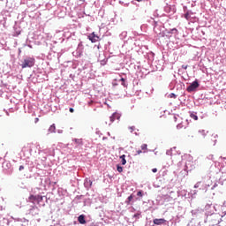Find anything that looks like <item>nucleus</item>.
I'll use <instances>...</instances> for the list:
<instances>
[{
  "instance_id": "23",
  "label": "nucleus",
  "mask_w": 226,
  "mask_h": 226,
  "mask_svg": "<svg viewBox=\"0 0 226 226\" xmlns=\"http://www.w3.org/2000/svg\"><path fill=\"white\" fill-rule=\"evenodd\" d=\"M170 98H176V94H170Z\"/></svg>"
},
{
  "instance_id": "9",
  "label": "nucleus",
  "mask_w": 226,
  "mask_h": 226,
  "mask_svg": "<svg viewBox=\"0 0 226 226\" xmlns=\"http://www.w3.org/2000/svg\"><path fill=\"white\" fill-rule=\"evenodd\" d=\"M120 159H122L121 161L122 165H126V155L124 154L121 155Z\"/></svg>"
},
{
  "instance_id": "21",
  "label": "nucleus",
  "mask_w": 226,
  "mask_h": 226,
  "mask_svg": "<svg viewBox=\"0 0 226 226\" xmlns=\"http://www.w3.org/2000/svg\"><path fill=\"white\" fill-rule=\"evenodd\" d=\"M137 195H138V197H142V191H139V192H137Z\"/></svg>"
},
{
  "instance_id": "11",
  "label": "nucleus",
  "mask_w": 226,
  "mask_h": 226,
  "mask_svg": "<svg viewBox=\"0 0 226 226\" xmlns=\"http://www.w3.org/2000/svg\"><path fill=\"white\" fill-rule=\"evenodd\" d=\"M141 149L143 153H147V144L141 145Z\"/></svg>"
},
{
  "instance_id": "18",
  "label": "nucleus",
  "mask_w": 226,
  "mask_h": 226,
  "mask_svg": "<svg viewBox=\"0 0 226 226\" xmlns=\"http://www.w3.org/2000/svg\"><path fill=\"white\" fill-rule=\"evenodd\" d=\"M199 133H201L202 137H206V132L204 130L199 131Z\"/></svg>"
},
{
  "instance_id": "8",
  "label": "nucleus",
  "mask_w": 226,
  "mask_h": 226,
  "mask_svg": "<svg viewBox=\"0 0 226 226\" xmlns=\"http://www.w3.org/2000/svg\"><path fill=\"white\" fill-rule=\"evenodd\" d=\"M49 133H56V124H53L52 125L49 126Z\"/></svg>"
},
{
  "instance_id": "32",
  "label": "nucleus",
  "mask_w": 226,
  "mask_h": 226,
  "mask_svg": "<svg viewBox=\"0 0 226 226\" xmlns=\"http://www.w3.org/2000/svg\"><path fill=\"white\" fill-rule=\"evenodd\" d=\"M198 137H200V133L199 132Z\"/></svg>"
},
{
  "instance_id": "33",
  "label": "nucleus",
  "mask_w": 226,
  "mask_h": 226,
  "mask_svg": "<svg viewBox=\"0 0 226 226\" xmlns=\"http://www.w3.org/2000/svg\"><path fill=\"white\" fill-rule=\"evenodd\" d=\"M131 130H133V127H131Z\"/></svg>"
},
{
  "instance_id": "5",
  "label": "nucleus",
  "mask_w": 226,
  "mask_h": 226,
  "mask_svg": "<svg viewBox=\"0 0 226 226\" xmlns=\"http://www.w3.org/2000/svg\"><path fill=\"white\" fill-rule=\"evenodd\" d=\"M43 200V197L42 196H40V195H38V196H34V195H30L29 196V200L31 201V202H34V200Z\"/></svg>"
},
{
  "instance_id": "20",
  "label": "nucleus",
  "mask_w": 226,
  "mask_h": 226,
  "mask_svg": "<svg viewBox=\"0 0 226 226\" xmlns=\"http://www.w3.org/2000/svg\"><path fill=\"white\" fill-rule=\"evenodd\" d=\"M76 144H82V139H75Z\"/></svg>"
},
{
  "instance_id": "12",
  "label": "nucleus",
  "mask_w": 226,
  "mask_h": 226,
  "mask_svg": "<svg viewBox=\"0 0 226 226\" xmlns=\"http://www.w3.org/2000/svg\"><path fill=\"white\" fill-rule=\"evenodd\" d=\"M190 116H191L192 119H194V121H197L199 119V117H197V115H195L193 113H192Z\"/></svg>"
},
{
  "instance_id": "25",
  "label": "nucleus",
  "mask_w": 226,
  "mask_h": 226,
  "mask_svg": "<svg viewBox=\"0 0 226 226\" xmlns=\"http://www.w3.org/2000/svg\"><path fill=\"white\" fill-rule=\"evenodd\" d=\"M69 111L72 112V113H73V112H75V109H73V108H70V109H69Z\"/></svg>"
},
{
  "instance_id": "16",
  "label": "nucleus",
  "mask_w": 226,
  "mask_h": 226,
  "mask_svg": "<svg viewBox=\"0 0 226 226\" xmlns=\"http://www.w3.org/2000/svg\"><path fill=\"white\" fill-rule=\"evenodd\" d=\"M185 19H186V20H190V12H186L185 14Z\"/></svg>"
},
{
  "instance_id": "30",
  "label": "nucleus",
  "mask_w": 226,
  "mask_h": 226,
  "mask_svg": "<svg viewBox=\"0 0 226 226\" xmlns=\"http://www.w3.org/2000/svg\"><path fill=\"white\" fill-rule=\"evenodd\" d=\"M174 120H175V121H177V117H174Z\"/></svg>"
},
{
  "instance_id": "15",
  "label": "nucleus",
  "mask_w": 226,
  "mask_h": 226,
  "mask_svg": "<svg viewBox=\"0 0 226 226\" xmlns=\"http://www.w3.org/2000/svg\"><path fill=\"white\" fill-rule=\"evenodd\" d=\"M120 81L122 82V85L124 86V87H126V83H125L124 78H121Z\"/></svg>"
},
{
  "instance_id": "27",
  "label": "nucleus",
  "mask_w": 226,
  "mask_h": 226,
  "mask_svg": "<svg viewBox=\"0 0 226 226\" xmlns=\"http://www.w3.org/2000/svg\"><path fill=\"white\" fill-rule=\"evenodd\" d=\"M38 121H40V118L36 117V118L34 119V123H38Z\"/></svg>"
},
{
  "instance_id": "2",
  "label": "nucleus",
  "mask_w": 226,
  "mask_h": 226,
  "mask_svg": "<svg viewBox=\"0 0 226 226\" xmlns=\"http://www.w3.org/2000/svg\"><path fill=\"white\" fill-rule=\"evenodd\" d=\"M197 87H199V81L195 80L187 87V91L188 93H192L195 91Z\"/></svg>"
},
{
  "instance_id": "3",
  "label": "nucleus",
  "mask_w": 226,
  "mask_h": 226,
  "mask_svg": "<svg viewBox=\"0 0 226 226\" xmlns=\"http://www.w3.org/2000/svg\"><path fill=\"white\" fill-rule=\"evenodd\" d=\"M88 40H90V41L92 43H96V41H98L100 40V36L96 35V34L92 33L87 36Z\"/></svg>"
},
{
  "instance_id": "29",
  "label": "nucleus",
  "mask_w": 226,
  "mask_h": 226,
  "mask_svg": "<svg viewBox=\"0 0 226 226\" xmlns=\"http://www.w3.org/2000/svg\"><path fill=\"white\" fill-rule=\"evenodd\" d=\"M138 3H142L143 0H136Z\"/></svg>"
},
{
  "instance_id": "19",
  "label": "nucleus",
  "mask_w": 226,
  "mask_h": 226,
  "mask_svg": "<svg viewBox=\"0 0 226 226\" xmlns=\"http://www.w3.org/2000/svg\"><path fill=\"white\" fill-rule=\"evenodd\" d=\"M101 64H102V66H105V64H107V60L101 61Z\"/></svg>"
},
{
  "instance_id": "26",
  "label": "nucleus",
  "mask_w": 226,
  "mask_h": 226,
  "mask_svg": "<svg viewBox=\"0 0 226 226\" xmlns=\"http://www.w3.org/2000/svg\"><path fill=\"white\" fill-rule=\"evenodd\" d=\"M137 154H142V150H137Z\"/></svg>"
},
{
  "instance_id": "4",
  "label": "nucleus",
  "mask_w": 226,
  "mask_h": 226,
  "mask_svg": "<svg viewBox=\"0 0 226 226\" xmlns=\"http://www.w3.org/2000/svg\"><path fill=\"white\" fill-rule=\"evenodd\" d=\"M153 222L154 225H163L167 223V220L165 219H154Z\"/></svg>"
},
{
  "instance_id": "10",
  "label": "nucleus",
  "mask_w": 226,
  "mask_h": 226,
  "mask_svg": "<svg viewBox=\"0 0 226 226\" xmlns=\"http://www.w3.org/2000/svg\"><path fill=\"white\" fill-rule=\"evenodd\" d=\"M182 128H186V126L185 124H183V122L179 123L177 125V130H182Z\"/></svg>"
},
{
  "instance_id": "17",
  "label": "nucleus",
  "mask_w": 226,
  "mask_h": 226,
  "mask_svg": "<svg viewBox=\"0 0 226 226\" xmlns=\"http://www.w3.org/2000/svg\"><path fill=\"white\" fill-rule=\"evenodd\" d=\"M117 172H123V167L117 165Z\"/></svg>"
},
{
  "instance_id": "13",
  "label": "nucleus",
  "mask_w": 226,
  "mask_h": 226,
  "mask_svg": "<svg viewBox=\"0 0 226 226\" xmlns=\"http://www.w3.org/2000/svg\"><path fill=\"white\" fill-rule=\"evenodd\" d=\"M132 200H133V195H130L127 199L126 204H130V202H132Z\"/></svg>"
},
{
  "instance_id": "22",
  "label": "nucleus",
  "mask_w": 226,
  "mask_h": 226,
  "mask_svg": "<svg viewBox=\"0 0 226 226\" xmlns=\"http://www.w3.org/2000/svg\"><path fill=\"white\" fill-rule=\"evenodd\" d=\"M152 172H154V173L158 172V169H156V168L152 169Z\"/></svg>"
},
{
  "instance_id": "24",
  "label": "nucleus",
  "mask_w": 226,
  "mask_h": 226,
  "mask_svg": "<svg viewBox=\"0 0 226 226\" xmlns=\"http://www.w3.org/2000/svg\"><path fill=\"white\" fill-rule=\"evenodd\" d=\"M183 70H187L188 69V65H182Z\"/></svg>"
},
{
  "instance_id": "31",
  "label": "nucleus",
  "mask_w": 226,
  "mask_h": 226,
  "mask_svg": "<svg viewBox=\"0 0 226 226\" xmlns=\"http://www.w3.org/2000/svg\"><path fill=\"white\" fill-rule=\"evenodd\" d=\"M194 188H199V185H194Z\"/></svg>"
},
{
  "instance_id": "14",
  "label": "nucleus",
  "mask_w": 226,
  "mask_h": 226,
  "mask_svg": "<svg viewBox=\"0 0 226 226\" xmlns=\"http://www.w3.org/2000/svg\"><path fill=\"white\" fill-rule=\"evenodd\" d=\"M214 218H218L217 222H215V225H218V223H220V221L222 220V219L220 218V215H215Z\"/></svg>"
},
{
  "instance_id": "28",
  "label": "nucleus",
  "mask_w": 226,
  "mask_h": 226,
  "mask_svg": "<svg viewBox=\"0 0 226 226\" xmlns=\"http://www.w3.org/2000/svg\"><path fill=\"white\" fill-rule=\"evenodd\" d=\"M19 170H24V166H19Z\"/></svg>"
},
{
  "instance_id": "1",
  "label": "nucleus",
  "mask_w": 226,
  "mask_h": 226,
  "mask_svg": "<svg viewBox=\"0 0 226 226\" xmlns=\"http://www.w3.org/2000/svg\"><path fill=\"white\" fill-rule=\"evenodd\" d=\"M36 63V59L33 56H26L24 58L22 64H20L21 68H33L34 66V64Z\"/></svg>"
},
{
  "instance_id": "7",
  "label": "nucleus",
  "mask_w": 226,
  "mask_h": 226,
  "mask_svg": "<svg viewBox=\"0 0 226 226\" xmlns=\"http://www.w3.org/2000/svg\"><path fill=\"white\" fill-rule=\"evenodd\" d=\"M78 222L81 223V225H85L86 223V216L84 215H81L78 217Z\"/></svg>"
},
{
  "instance_id": "6",
  "label": "nucleus",
  "mask_w": 226,
  "mask_h": 226,
  "mask_svg": "<svg viewBox=\"0 0 226 226\" xmlns=\"http://www.w3.org/2000/svg\"><path fill=\"white\" fill-rule=\"evenodd\" d=\"M111 123H114L116 119H121V115L119 113H114L110 117H109Z\"/></svg>"
}]
</instances>
